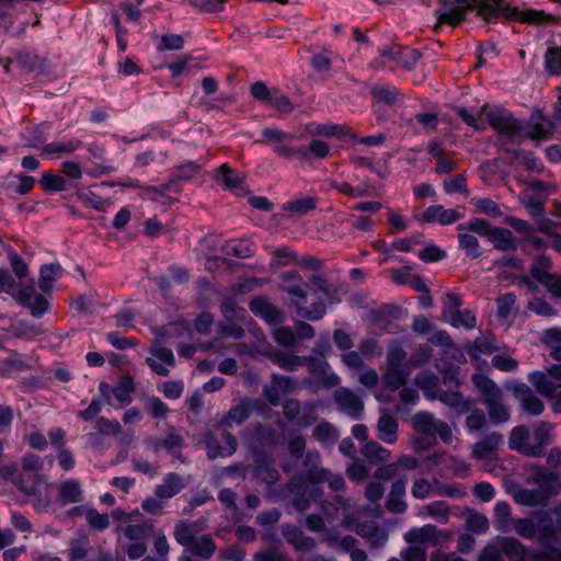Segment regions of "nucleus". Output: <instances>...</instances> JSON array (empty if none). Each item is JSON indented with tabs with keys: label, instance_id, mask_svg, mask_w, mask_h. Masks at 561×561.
<instances>
[{
	"label": "nucleus",
	"instance_id": "24",
	"mask_svg": "<svg viewBox=\"0 0 561 561\" xmlns=\"http://www.w3.org/2000/svg\"><path fill=\"white\" fill-rule=\"evenodd\" d=\"M461 218V214L456 209H446L443 205L428 206L422 214L425 222H437L440 225H451Z\"/></svg>",
	"mask_w": 561,
	"mask_h": 561
},
{
	"label": "nucleus",
	"instance_id": "49",
	"mask_svg": "<svg viewBox=\"0 0 561 561\" xmlns=\"http://www.w3.org/2000/svg\"><path fill=\"white\" fill-rule=\"evenodd\" d=\"M493 228L494 227L489 221L478 217L470 218L469 221L457 226L458 231H469L486 239L489 238L491 233L490 231H492Z\"/></svg>",
	"mask_w": 561,
	"mask_h": 561
},
{
	"label": "nucleus",
	"instance_id": "52",
	"mask_svg": "<svg viewBox=\"0 0 561 561\" xmlns=\"http://www.w3.org/2000/svg\"><path fill=\"white\" fill-rule=\"evenodd\" d=\"M436 397L450 408L461 407L462 412L470 410V405H472V402L463 400L462 394L457 390H438Z\"/></svg>",
	"mask_w": 561,
	"mask_h": 561
},
{
	"label": "nucleus",
	"instance_id": "14",
	"mask_svg": "<svg viewBox=\"0 0 561 561\" xmlns=\"http://www.w3.org/2000/svg\"><path fill=\"white\" fill-rule=\"evenodd\" d=\"M249 308L255 317L263 319L268 324L276 325L284 321L283 312L264 296L254 297L250 301Z\"/></svg>",
	"mask_w": 561,
	"mask_h": 561
},
{
	"label": "nucleus",
	"instance_id": "47",
	"mask_svg": "<svg viewBox=\"0 0 561 561\" xmlns=\"http://www.w3.org/2000/svg\"><path fill=\"white\" fill-rule=\"evenodd\" d=\"M153 533V522L145 519L140 524H131L126 526L124 535L127 539L139 541L149 538Z\"/></svg>",
	"mask_w": 561,
	"mask_h": 561
},
{
	"label": "nucleus",
	"instance_id": "64",
	"mask_svg": "<svg viewBox=\"0 0 561 561\" xmlns=\"http://www.w3.org/2000/svg\"><path fill=\"white\" fill-rule=\"evenodd\" d=\"M542 547V551L531 550L528 561H561V549H558L553 545Z\"/></svg>",
	"mask_w": 561,
	"mask_h": 561
},
{
	"label": "nucleus",
	"instance_id": "62",
	"mask_svg": "<svg viewBox=\"0 0 561 561\" xmlns=\"http://www.w3.org/2000/svg\"><path fill=\"white\" fill-rule=\"evenodd\" d=\"M148 413L153 419H165L170 412L167 403H164L159 397H147L145 401Z\"/></svg>",
	"mask_w": 561,
	"mask_h": 561
},
{
	"label": "nucleus",
	"instance_id": "3",
	"mask_svg": "<svg viewBox=\"0 0 561 561\" xmlns=\"http://www.w3.org/2000/svg\"><path fill=\"white\" fill-rule=\"evenodd\" d=\"M472 382L482 397V402L488 410L493 424H502L508 421L510 410L503 403V392L499 386L484 375H473Z\"/></svg>",
	"mask_w": 561,
	"mask_h": 561
},
{
	"label": "nucleus",
	"instance_id": "44",
	"mask_svg": "<svg viewBox=\"0 0 561 561\" xmlns=\"http://www.w3.org/2000/svg\"><path fill=\"white\" fill-rule=\"evenodd\" d=\"M313 436L322 446L331 447L339 439V432L331 423L322 421L314 428Z\"/></svg>",
	"mask_w": 561,
	"mask_h": 561
},
{
	"label": "nucleus",
	"instance_id": "58",
	"mask_svg": "<svg viewBox=\"0 0 561 561\" xmlns=\"http://www.w3.org/2000/svg\"><path fill=\"white\" fill-rule=\"evenodd\" d=\"M533 478L540 488H551L556 485L559 480L557 473L549 471L543 466H535L533 468Z\"/></svg>",
	"mask_w": 561,
	"mask_h": 561
},
{
	"label": "nucleus",
	"instance_id": "61",
	"mask_svg": "<svg viewBox=\"0 0 561 561\" xmlns=\"http://www.w3.org/2000/svg\"><path fill=\"white\" fill-rule=\"evenodd\" d=\"M135 391V385L130 377H123L118 385L112 389V392L121 403H129L131 401L130 393Z\"/></svg>",
	"mask_w": 561,
	"mask_h": 561
},
{
	"label": "nucleus",
	"instance_id": "2",
	"mask_svg": "<svg viewBox=\"0 0 561 561\" xmlns=\"http://www.w3.org/2000/svg\"><path fill=\"white\" fill-rule=\"evenodd\" d=\"M282 290L289 296L290 305L300 318L309 321H319L325 316L327 306L321 300L312 302L310 307H306L308 284L299 272H285L282 275Z\"/></svg>",
	"mask_w": 561,
	"mask_h": 561
},
{
	"label": "nucleus",
	"instance_id": "23",
	"mask_svg": "<svg viewBox=\"0 0 561 561\" xmlns=\"http://www.w3.org/2000/svg\"><path fill=\"white\" fill-rule=\"evenodd\" d=\"M83 500V490L78 480L68 479L59 484L57 502L61 506L80 503Z\"/></svg>",
	"mask_w": 561,
	"mask_h": 561
},
{
	"label": "nucleus",
	"instance_id": "56",
	"mask_svg": "<svg viewBox=\"0 0 561 561\" xmlns=\"http://www.w3.org/2000/svg\"><path fill=\"white\" fill-rule=\"evenodd\" d=\"M319 199L313 196H306L302 198H297L289 201L286 204L285 209L291 213H297L300 215H305L310 210H313L318 205Z\"/></svg>",
	"mask_w": 561,
	"mask_h": 561
},
{
	"label": "nucleus",
	"instance_id": "28",
	"mask_svg": "<svg viewBox=\"0 0 561 561\" xmlns=\"http://www.w3.org/2000/svg\"><path fill=\"white\" fill-rule=\"evenodd\" d=\"M503 443V436L499 433H490L472 446V455L477 459H486Z\"/></svg>",
	"mask_w": 561,
	"mask_h": 561
},
{
	"label": "nucleus",
	"instance_id": "40",
	"mask_svg": "<svg viewBox=\"0 0 561 561\" xmlns=\"http://www.w3.org/2000/svg\"><path fill=\"white\" fill-rule=\"evenodd\" d=\"M529 431L526 426L519 425L512 430L508 437V446L513 450H517L528 457V448H530Z\"/></svg>",
	"mask_w": 561,
	"mask_h": 561
},
{
	"label": "nucleus",
	"instance_id": "32",
	"mask_svg": "<svg viewBox=\"0 0 561 561\" xmlns=\"http://www.w3.org/2000/svg\"><path fill=\"white\" fill-rule=\"evenodd\" d=\"M377 437L387 444H393L398 437V422L389 413H383L377 423Z\"/></svg>",
	"mask_w": 561,
	"mask_h": 561
},
{
	"label": "nucleus",
	"instance_id": "20",
	"mask_svg": "<svg viewBox=\"0 0 561 561\" xmlns=\"http://www.w3.org/2000/svg\"><path fill=\"white\" fill-rule=\"evenodd\" d=\"M538 541L541 546L552 545L557 536L560 535V529L556 525L551 513H540L536 522Z\"/></svg>",
	"mask_w": 561,
	"mask_h": 561
},
{
	"label": "nucleus",
	"instance_id": "35",
	"mask_svg": "<svg viewBox=\"0 0 561 561\" xmlns=\"http://www.w3.org/2000/svg\"><path fill=\"white\" fill-rule=\"evenodd\" d=\"M61 266L58 263L44 264L39 268L38 287L44 294H49L54 283L60 276Z\"/></svg>",
	"mask_w": 561,
	"mask_h": 561
},
{
	"label": "nucleus",
	"instance_id": "55",
	"mask_svg": "<svg viewBox=\"0 0 561 561\" xmlns=\"http://www.w3.org/2000/svg\"><path fill=\"white\" fill-rule=\"evenodd\" d=\"M545 70L551 76L561 75V45L549 47L546 50Z\"/></svg>",
	"mask_w": 561,
	"mask_h": 561
},
{
	"label": "nucleus",
	"instance_id": "42",
	"mask_svg": "<svg viewBox=\"0 0 561 561\" xmlns=\"http://www.w3.org/2000/svg\"><path fill=\"white\" fill-rule=\"evenodd\" d=\"M216 548V542L210 535H202L201 537H196L188 547V550L202 559H209L215 553Z\"/></svg>",
	"mask_w": 561,
	"mask_h": 561
},
{
	"label": "nucleus",
	"instance_id": "11",
	"mask_svg": "<svg viewBox=\"0 0 561 561\" xmlns=\"http://www.w3.org/2000/svg\"><path fill=\"white\" fill-rule=\"evenodd\" d=\"M199 173V165L193 161H187L179 165L171 174L169 182L160 186H146V191L164 195L167 192H180L179 181H188Z\"/></svg>",
	"mask_w": 561,
	"mask_h": 561
},
{
	"label": "nucleus",
	"instance_id": "34",
	"mask_svg": "<svg viewBox=\"0 0 561 561\" xmlns=\"http://www.w3.org/2000/svg\"><path fill=\"white\" fill-rule=\"evenodd\" d=\"M324 541L328 546L336 551L350 553L352 549L357 545V539L353 536L340 537L336 530H325Z\"/></svg>",
	"mask_w": 561,
	"mask_h": 561
},
{
	"label": "nucleus",
	"instance_id": "46",
	"mask_svg": "<svg viewBox=\"0 0 561 561\" xmlns=\"http://www.w3.org/2000/svg\"><path fill=\"white\" fill-rule=\"evenodd\" d=\"M412 422L415 431L434 437V430L438 420L432 413L420 411L414 414Z\"/></svg>",
	"mask_w": 561,
	"mask_h": 561
},
{
	"label": "nucleus",
	"instance_id": "59",
	"mask_svg": "<svg viewBox=\"0 0 561 561\" xmlns=\"http://www.w3.org/2000/svg\"><path fill=\"white\" fill-rule=\"evenodd\" d=\"M494 516L496 518V528L501 531H507L511 522V506L505 501H500L494 505Z\"/></svg>",
	"mask_w": 561,
	"mask_h": 561
},
{
	"label": "nucleus",
	"instance_id": "6",
	"mask_svg": "<svg viewBox=\"0 0 561 561\" xmlns=\"http://www.w3.org/2000/svg\"><path fill=\"white\" fill-rule=\"evenodd\" d=\"M302 366H307L308 371L312 375V377L304 380L306 387L323 386L331 388L339 385V377L335 374H329L330 365L324 356H304Z\"/></svg>",
	"mask_w": 561,
	"mask_h": 561
},
{
	"label": "nucleus",
	"instance_id": "19",
	"mask_svg": "<svg viewBox=\"0 0 561 561\" xmlns=\"http://www.w3.org/2000/svg\"><path fill=\"white\" fill-rule=\"evenodd\" d=\"M334 398L343 412L355 420L360 419L364 410V403L353 391L342 388L335 392Z\"/></svg>",
	"mask_w": 561,
	"mask_h": 561
},
{
	"label": "nucleus",
	"instance_id": "5",
	"mask_svg": "<svg viewBox=\"0 0 561 561\" xmlns=\"http://www.w3.org/2000/svg\"><path fill=\"white\" fill-rule=\"evenodd\" d=\"M463 301L454 293H448L443 299V319L454 328L471 330L477 324L476 316L468 309H461Z\"/></svg>",
	"mask_w": 561,
	"mask_h": 561
},
{
	"label": "nucleus",
	"instance_id": "63",
	"mask_svg": "<svg viewBox=\"0 0 561 561\" xmlns=\"http://www.w3.org/2000/svg\"><path fill=\"white\" fill-rule=\"evenodd\" d=\"M88 556V539H72L67 550L68 561H84Z\"/></svg>",
	"mask_w": 561,
	"mask_h": 561
},
{
	"label": "nucleus",
	"instance_id": "25",
	"mask_svg": "<svg viewBox=\"0 0 561 561\" xmlns=\"http://www.w3.org/2000/svg\"><path fill=\"white\" fill-rule=\"evenodd\" d=\"M185 488L183 478L176 472H169L154 489V494L160 500H169L179 494Z\"/></svg>",
	"mask_w": 561,
	"mask_h": 561
},
{
	"label": "nucleus",
	"instance_id": "9",
	"mask_svg": "<svg viewBox=\"0 0 561 561\" xmlns=\"http://www.w3.org/2000/svg\"><path fill=\"white\" fill-rule=\"evenodd\" d=\"M14 300L21 307L27 309L33 318L41 319L50 310V304L44 294L36 291L33 284L20 287Z\"/></svg>",
	"mask_w": 561,
	"mask_h": 561
},
{
	"label": "nucleus",
	"instance_id": "45",
	"mask_svg": "<svg viewBox=\"0 0 561 561\" xmlns=\"http://www.w3.org/2000/svg\"><path fill=\"white\" fill-rule=\"evenodd\" d=\"M271 359L284 370L296 371L302 366L304 356L277 351L271 355Z\"/></svg>",
	"mask_w": 561,
	"mask_h": 561
},
{
	"label": "nucleus",
	"instance_id": "21",
	"mask_svg": "<svg viewBox=\"0 0 561 561\" xmlns=\"http://www.w3.org/2000/svg\"><path fill=\"white\" fill-rule=\"evenodd\" d=\"M497 545L503 556H506L511 561H528L531 549L522 543L514 537H500Z\"/></svg>",
	"mask_w": 561,
	"mask_h": 561
},
{
	"label": "nucleus",
	"instance_id": "10",
	"mask_svg": "<svg viewBox=\"0 0 561 561\" xmlns=\"http://www.w3.org/2000/svg\"><path fill=\"white\" fill-rule=\"evenodd\" d=\"M252 474L254 479L267 485H273L279 480L280 474L275 468V460L270 451L265 449L253 450Z\"/></svg>",
	"mask_w": 561,
	"mask_h": 561
},
{
	"label": "nucleus",
	"instance_id": "27",
	"mask_svg": "<svg viewBox=\"0 0 561 561\" xmlns=\"http://www.w3.org/2000/svg\"><path fill=\"white\" fill-rule=\"evenodd\" d=\"M283 535L286 541L298 551L307 552L316 547L314 539L306 536L302 530L296 526H286L283 529Z\"/></svg>",
	"mask_w": 561,
	"mask_h": 561
},
{
	"label": "nucleus",
	"instance_id": "8",
	"mask_svg": "<svg viewBox=\"0 0 561 561\" xmlns=\"http://www.w3.org/2000/svg\"><path fill=\"white\" fill-rule=\"evenodd\" d=\"M0 476L14 484L22 493L27 496H35L39 493V485L46 482L45 476L34 474L31 480H25L23 473L16 463L4 465L0 467Z\"/></svg>",
	"mask_w": 561,
	"mask_h": 561
},
{
	"label": "nucleus",
	"instance_id": "33",
	"mask_svg": "<svg viewBox=\"0 0 561 561\" xmlns=\"http://www.w3.org/2000/svg\"><path fill=\"white\" fill-rule=\"evenodd\" d=\"M225 254L238 259H248L254 254V244L250 239L229 240L221 247Z\"/></svg>",
	"mask_w": 561,
	"mask_h": 561
},
{
	"label": "nucleus",
	"instance_id": "38",
	"mask_svg": "<svg viewBox=\"0 0 561 561\" xmlns=\"http://www.w3.org/2000/svg\"><path fill=\"white\" fill-rule=\"evenodd\" d=\"M528 381L543 397L553 398L558 389V385L549 380L547 375L540 370H535L528 375Z\"/></svg>",
	"mask_w": 561,
	"mask_h": 561
},
{
	"label": "nucleus",
	"instance_id": "53",
	"mask_svg": "<svg viewBox=\"0 0 561 561\" xmlns=\"http://www.w3.org/2000/svg\"><path fill=\"white\" fill-rule=\"evenodd\" d=\"M196 529L194 523L180 522L174 529V538L178 543L188 548L196 539Z\"/></svg>",
	"mask_w": 561,
	"mask_h": 561
},
{
	"label": "nucleus",
	"instance_id": "4",
	"mask_svg": "<svg viewBox=\"0 0 561 561\" xmlns=\"http://www.w3.org/2000/svg\"><path fill=\"white\" fill-rule=\"evenodd\" d=\"M262 139H257L255 142L271 146L273 152L280 158L308 159L307 147H295L291 145L294 140L293 134L286 133L277 127H264L262 129Z\"/></svg>",
	"mask_w": 561,
	"mask_h": 561
},
{
	"label": "nucleus",
	"instance_id": "54",
	"mask_svg": "<svg viewBox=\"0 0 561 561\" xmlns=\"http://www.w3.org/2000/svg\"><path fill=\"white\" fill-rule=\"evenodd\" d=\"M408 373L403 368L388 367L382 376V382L386 389L397 390L407 382Z\"/></svg>",
	"mask_w": 561,
	"mask_h": 561
},
{
	"label": "nucleus",
	"instance_id": "13",
	"mask_svg": "<svg viewBox=\"0 0 561 561\" xmlns=\"http://www.w3.org/2000/svg\"><path fill=\"white\" fill-rule=\"evenodd\" d=\"M379 56L388 58L405 69H411L421 58V54L416 49L397 44L380 48Z\"/></svg>",
	"mask_w": 561,
	"mask_h": 561
},
{
	"label": "nucleus",
	"instance_id": "29",
	"mask_svg": "<svg viewBox=\"0 0 561 561\" xmlns=\"http://www.w3.org/2000/svg\"><path fill=\"white\" fill-rule=\"evenodd\" d=\"M490 236L488 238L489 241L493 243L494 249L500 251H516L517 242L510 229L502 227H494L492 231H490Z\"/></svg>",
	"mask_w": 561,
	"mask_h": 561
},
{
	"label": "nucleus",
	"instance_id": "18",
	"mask_svg": "<svg viewBox=\"0 0 561 561\" xmlns=\"http://www.w3.org/2000/svg\"><path fill=\"white\" fill-rule=\"evenodd\" d=\"M408 477L403 474L397 479L390 489L386 501V508L393 514H402L407 511L408 504L404 500Z\"/></svg>",
	"mask_w": 561,
	"mask_h": 561
},
{
	"label": "nucleus",
	"instance_id": "51",
	"mask_svg": "<svg viewBox=\"0 0 561 561\" xmlns=\"http://www.w3.org/2000/svg\"><path fill=\"white\" fill-rule=\"evenodd\" d=\"M357 535L367 538L374 548L383 547L388 540L386 531L375 525L362 526L357 529Z\"/></svg>",
	"mask_w": 561,
	"mask_h": 561
},
{
	"label": "nucleus",
	"instance_id": "12",
	"mask_svg": "<svg viewBox=\"0 0 561 561\" xmlns=\"http://www.w3.org/2000/svg\"><path fill=\"white\" fill-rule=\"evenodd\" d=\"M556 123L547 118L541 110H535L527 123V130L523 134V137L533 140H547L554 131Z\"/></svg>",
	"mask_w": 561,
	"mask_h": 561
},
{
	"label": "nucleus",
	"instance_id": "48",
	"mask_svg": "<svg viewBox=\"0 0 561 561\" xmlns=\"http://www.w3.org/2000/svg\"><path fill=\"white\" fill-rule=\"evenodd\" d=\"M45 459L48 460L50 466L54 463L53 456H47L43 458L39 455L33 453H25L21 458V467L25 472H34V474H42L41 472L44 469Z\"/></svg>",
	"mask_w": 561,
	"mask_h": 561
},
{
	"label": "nucleus",
	"instance_id": "57",
	"mask_svg": "<svg viewBox=\"0 0 561 561\" xmlns=\"http://www.w3.org/2000/svg\"><path fill=\"white\" fill-rule=\"evenodd\" d=\"M371 95L378 102L392 105L398 99L399 91L388 85L375 84L371 89Z\"/></svg>",
	"mask_w": 561,
	"mask_h": 561
},
{
	"label": "nucleus",
	"instance_id": "31",
	"mask_svg": "<svg viewBox=\"0 0 561 561\" xmlns=\"http://www.w3.org/2000/svg\"><path fill=\"white\" fill-rule=\"evenodd\" d=\"M551 426L548 423H541L534 431V444H530V448H528V457H541L543 455L545 448L551 443Z\"/></svg>",
	"mask_w": 561,
	"mask_h": 561
},
{
	"label": "nucleus",
	"instance_id": "50",
	"mask_svg": "<svg viewBox=\"0 0 561 561\" xmlns=\"http://www.w3.org/2000/svg\"><path fill=\"white\" fill-rule=\"evenodd\" d=\"M458 244L459 248L465 251V254L472 260L482 255L479 241L472 233L460 231L458 233Z\"/></svg>",
	"mask_w": 561,
	"mask_h": 561
},
{
	"label": "nucleus",
	"instance_id": "22",
	"mask_svg": "<svg viewBox=\"0 0 561 561\" xmlns=\"http://www.w3.org/2000/svg\"><path fill=\"white\" fill-rule=\"evenodd\" d=\"M443 531L438 530L435 525L427 524L422 527L411 528L404 534V540L408 543H432L436 546L439 543L438 535Z\"/></svg>",
	"mask_w": 561,
	"mask_h": 561
},
{
	"label": "nucleus",
	"instance_id": "17",
	"mask_svg": "<svg viewBox=\"0 0 561 561\" xmlns=\"http://www.w3.org/2000/svg\"><path fill=\"white\" fill-rule=\"evenodd\" d=\"M308 483L306 473L301 477L291 478L287 483V490L293 495L291 504L299 512L309 508L312 502L308 494Z\"/></svg>",
	"mask_w": 561,
	"mask_h": 561
},
{
	"label": "nucleus",
	"instance_id": "60",
	"mask_svg": "<svg viewBox=\"0 0 561 561\" xmlns=\"http://www.w3.org/2000/svg\"><path fill=\"white\" fill-rule=\"evenodd\" d=\"M513 525L515 533L519 537L528 540H533L536 538L537 527L536 523L531 518H517L513 520Z\"/></svg>",
	"mask_w": 561,
	"mask_h": 561
},
{
	"label": "nucleus",
	"instance_id": "36",
	"mask_svg": "<svg viewBox=\"0 0 561 561\" xmlns=\"http://www.w3.org/2000/svg\"><path fill=\"white\" fill-rule=\"evenodd\" d=\"M39 184L46 193L64 192L71 187V183L65 176L53 171H45L42 174Z\"/></svg>",
	"mask_w": 561,
	"mask_h": 561
},
{
	"label": "nucleus",
	"instance_id": "39",
	"mask_svg": "<svg viewBox=\"0 0 561 561\" xmlns=\"http://www.w3.org/2000/svg\"><path fill=\"white\" fill-rule=\"evenodd\" d=\"M259 404L257 400H242L239 404L230 408L227 419L236 424H242L257 409Z\"/></svg>",
	"mask_w": 561,
	"mask_h": 561
},
{
	"label": "nucleus",
	"instance_id": "30",
	"mask_svg": "<svg viewBox=\"0 0 561 561\" xmlns=\"http://www.w3.org/2000/svg\"><path fill=\"white\" fill-rule=\"evenodd\" d=\"M28 365L22 359V356L16 351H10L7 358H0V376L11 378L16 374L26 371Z\"/></svg>",
	"mask_w": 561,
	"mask_h": 561
},
{
	"label": "nucleus",
	"instance_id": "16",
	"mask_svg": "<svg viewBox=\"0 0 561 561\" xmlns=\"http://www.w3.org/2000/svg\"><path fill=\"white\" fill-rule=\"evenodd\" d=\"M512 391L516 399L519 400L522 407L529 415H540L543 412V402L533 392L526 383H517L512 387Z\"/></svg>",
	"mask_w": 561,
	"mask_h": 561
},
{
	"label": "nucleus",
	"instance_id": "7",
	"mask_svg": "<svg viewBox=\"0 0 561 561\" xmlns=\"http://www.w3.org/2000/svg\"><path fill=\"white\" fill-rule=\"evenodd\" d=\"M482 113L485 115L490 126L501 135L513 138L523 130L520 122L516 119L510 111L503 107H489L484 105Z\"/></svg>",
	"mask_w": 561,
	"mask_h": 561
},
{
	"label": "nucleus",
	"instance_id": "26",
	"mask_svg": "<svg viewBox=\"0 0 561 561\" xmlns=\"http://www.w3.org/2000/svg\"><path fill=\"white\" fill-rule=\"evenodd\" d=\"M306 479L310 484H320L328 482L332 491H341L345 485V480L342 474H333L328 469H312L306 472Z\"/></svg>",
	"mask_w": 561,
	"mask_h": 561
},
{
	"label": "nucleus",
	"instance_id": "43",
	"mask_svg": "<svg viewBox=\"0 0 561 561\" xmlns=\"http://www.w3.org/2000/svg\"><path fill=\"white\" fill-rule=\"evenodd\" d=\"M551 268V259L546 254H540L535 256L529 273L535 280L541 284L545 279H551V273H549Z\"/></svg>",
	"mask_w": 561,
	"mask_h": 561
},
{
	"label": "nucleus",
	"instance_id": "15",
	"mask_svg": "<svg viewBox=\"0 0 561 561\" xmlns=\"http://www.w3.org/2000/svg\"><path fill=\"white\" fill-rule=\"evenodd\" d=\"M150 353L152 354L153 358L147 357V365L157 375L163 377L168 376L170 368L174 367L175 365V357L172 350L163 346H156L150 350Z\"/></svg>",
	"mask_w": 561,
	"mask_h": 561
},
{
	"label": "nucleus",
	"instance_id": "37",
	"mask_svg": "<svg viewBox=\"0 0 561 561\" xmlns=\"http://www.w3.org/2000/svg\"><path fill=\"white\" fill-rule=\"evenodd\" d=\"M82 146L79 139H69L62 141H53L43 147V153L59 158L62 154H70Z\"/></svg>",
	"mask_w": 561,
	"mask_h": 561
},
{
	"label": "nucleus",
	"instance_id": "41",
	"mask_svg": "<svg viewBox=\"0 0 561 561\" xmlns=\"http://www.w3.org/2000/svg\"><path fill=\"white\" fill-rule=\"evenodd\" d=\"M360 454L371 465L386 461L390 456V451L375 440L366 442L360 449Z\"/></svg>",
	"mask_w": 561,
	"mask_h": 561
},
{
	"label": "nucleus",
	"instance_id": "1",
	"mask_svg": "<svg viewBox=\"0 0 561 561\" xmlns=\"http://www.w3.org/2000/svg\"><path fill=\"white\" fill-rule=\"evenodd\" d=\"M457 5L448 9L435 10L437 25L448 24L458 26L465 21L469 11L476 10L477 16H480L486 23H495L503 16L514 19L517 15L516 9L511 8L504 0H455Z\"/></svg>",
	"mask_w": 561,
	"mask_h": 561
}]
</instances>
